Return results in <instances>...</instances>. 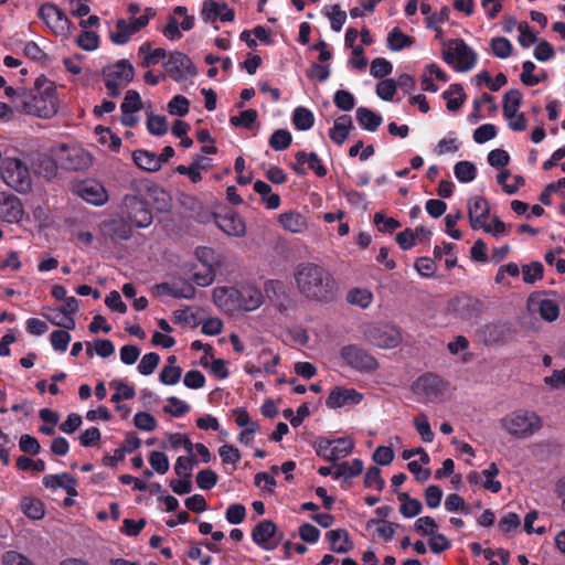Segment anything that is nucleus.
I'll use <instances>...</instances> for the list:
<instances>
[{
    "label": "nucleus",
    "mask_w": 565,
    "mask_h": 565,
    "mask_svg": "<svg viewBox=\"0 0 565 565\" xmlns=\"http://www.w3.org/2000/svg\"><path fill=\"white\" fill-rule=\"evenodd\" d=\"M291 120L297 130H308L315 124V116L310 109L299 106L295 108Z\"/></svg>",
    "instance_id": "nucleus-35"
},
{
    "label": "nucleus",
    "mask_w": 565,
    "mask_h": 565,
    "mask_svg": "<svg viewBox=\"0 0 565 565\" xmlns=\"http://www.w3.org/2000/svg\"><path fill=\"white\" fill-rule=\"evenodd\" d=\"M215 278V271L210 263H204L202 270L195 271L192 276L193 281L201 287L210 286Z\"/></svg>",
    "instance_id": "nucleus-63"
},
{
    "label": "nucleus",
    "mask_w": 565,
    "mask_h": 565,
    "mask_svg": "<svg viewBox=\"0 0 565 565\" xmlns=\"http://www.w3.org/2000/svg\"><path fill=\"white\" fill-rule=\"evenodd\" d=\"M333 103L339 109L350 111L355 106V98L349 90L339 89L334 94Z\"/></svg>",
    "instance_id": "nucleus-61"
},
{
    "label": "nucleus",
    "mask_w": 565,
    "mask_h": 565,
    "mask_svg": "<svg viewBox=\"0 0 565 565\" xmlns=\"http://www.w3.org/2000/svg\"><path fill=\"white\" fill-rule=\"evenodd\" d=\"M377 230L382 233H393L402 226L401 222L394 217H387L383 213L377 212L373 218Z\"/></svg>",
    "instance_id": "nucleus-55"
},
{
    "label": "nucleus",
    "mask_w": 565,
    "mask_h": 565,
    "mask_svg": "<svg viewBox=\"0 0 565 565\" xmlns=\"http://www.w3.org/2000/svg\"><path fill=\"white\" fill-rule=\"evenodd\" d=\"M198 460L194 456H180L174 463V472L182 478H191Z\"/></svg>",
    "instance_id": "nucleus-48"
},
{
    "label": "nucleus",
    "mask_w": 565,
    "mask_h": 565,
    "mask_svg": "<svg viewBox=\"0 0 565 565\" xmlns=\"http://www.w3.org/2000/svg\"><path fill=\"white\" fill-rule=\"evenodd\" d=\"M441 96L446 100L447 109L452 113L458 111L467 99L463 86L459 83L450 84Z\"/></svg>",
    "instance_id": "nucleus-25"
},
{
    "label": "nucleus",
    "mask_w": 565,
    "mask_h": 565,
    "mask_svg": "<svg viewBox=\"0 0 565 565\" xmlns=\"http://www.w3.org/2000/svg\"><path fill=\"white\" fill-rule=\"evenodd\" d=\"M167 402L168 404L163 406V412L166 414L173 417H182L190 412V405L175 396L168 397Z\"/></svg>",
    "instance_id": "nucleus-47"
},
{
    "label": "nucleus",
    "mask_w": 565,
    "mask_h": 565,
    "mask_svg": "<svg viewBox=\"0 0 565 565\" xmlns=\"http://www.w3.org/2000/svg\"><path fill=\"white\" fill-rule=\"evenodd\" d=\"M132 160L136 166L145 171L156 172L160 170V163L154 152L137 149L132 152Z\"/></svg>",
    "instance_id": "nucleus-29"
},
{
    "label": "nucleus",
    "mask_w": 565,
    "mask_h": 565,
    "mask_svg": "<svg viewBox=\"0 0 565 565\" xmlns=\"http://www.w3.org/2000/svg\"><path fill=\"white\" fill-rule=\"evenodd\" d=\"M102 230L113 241H127L132 235L130 224L124 217H114L102 223Z\"/></svg>",
    "instance_id": "nucleus-19"
},
{
    "label": "nucleus",
    "mask_w": 565,
    "mask_h": 565,
    "mask_svg": "<svg viewBox=\"0 0 565 565\" xmlns=\"http://www.w3.org/2000/svg\"><path fill=\"white\" fill-rule=\"evenodd\" d=\"M413 423L424 443H431L434 440L435 434L431 430L430 424L425 414H419L414 417Z\"/></svg>",
    "instance_id": "nucleus-52"
},
{
    "label": "nucleus",
    "mask_w": 565,
    "mask_h": 565,
    "mask_svg": "<svg viewBox=\"0 0 565 565\" xmlns=\"http://www.w3.org/2000/svg\"><path fill=\"white\" fill-rule=\"evenodd\" d=\"M102 75L108 95L116 98L121 94V86H126L132 82L135 68L128 60L122 58L111 65L105 66L102 71Z\"/></svg>",
    "instance_id": "nucleus-5"
},
{
    "label": "nucleus",
    "mask_w": 565,
    "mask_h": 565,
    "mask_svg": "<svg viewBox=\"0 0 565 565\" xmlns=\"http://www.w3.org/2000/svg\"><path fill=\"white\" fill-rule=\"evenodd\" d=\"M363 399V395L354 388H344L335 386L326 399L329 408H340L345 405H358Z\"/></svg>",
    "instance_id": "nucleus-17"
},
{
    "label": "nucleus",
    "mask_w": 565,
    "mask_h": 565,
    "mask_svg": "<svg viewBox=\"0 0 565 565\" xmlns=\"http://www.w3.org/2000/svg\"><path fill=\"white\" fill-rule=\"evenodd\" d=\"M295 280L299 292L308 300L329 301L334 294L335 280L323 266L315 263H301L295 270Z\"/></svg>",
    "instance_id": "nucleus-2"
},
{
    "label": "nucleus",
    "mask_w": 565,
    "mask_h": 565,
    "mask_svg": "<svg viewBox=\"0 0 565 565\" xmlns=\"http://www.w3.org/2000/svg\"><path fill=\"white\" fill-rule=\"evenodd\" d=\"M142 102L137 90H128L125 95L124 102L120 105L121 113L134 114L141 109Z\"/></svg>",
    "instance_id": "nucleus-49"
},
{
    "label": "nucleus",
    "mask_w": 565,
    "mask_h": 565,
    "mask_svg": "<svg viewBox=\"0 0 565 565\" xmlns=\"http://www.w3.org/2000/svg\"><path fill=\"white\" fill-rule=\"evenodd\" d=\"M71 339V334L66 330H55L50 335V342L57 352H65Z\"/></svg>",
    "instance_id": "nucleus-64"
},
{
    "label": "nucleus",
    "mask_w": 565,
    "mask_h": 565,
    "mask_svg": "<svg viewBox=\"0 0 565 565\" xmlns=\"http://www.w3.org/2000/svg\"><path fill=\"white\" fill-rule=\"evenodd\" d=\"M393 71V65L384 57H376L371 62L370 73L375 78H384Z\"/></svg>",
    "instance_id": "nucleus-57"
},
{
    "label": "nucleus",
    "mask_w": 565,
    "mask_h": 565,
    "mask_svg": "<svg viewBox=\"0 0 565 565\" xmlns=\"http://www.w3.org/2000/svg\"><path fill=\"white\" fill-rule=\"evenodd\" d=\"M491 52L499 58H507L512 53V44L509 39L503 36H497L491 40Z\"/></svg>",
    "instance_id": "nucleus-51"
},
{
    "label": "nucleus",
    "mask_w": 565,
    "mask_h": 565,
    "mask_svg": "<svg viewBox=\"0 0 565 565\" xmlns=\"http://www.w3.org/2000/svg\"><path fill=\"white\" fill-rule=\"evenodd\" d=\"M292 141L291 134L286 129H277L273 132L269 138V146L276 151H282L287 149Z\"/></svg>",
    "instance_id": "nucleus-43"
},
{
    "label": "nucleus",
    "mask_w": 565,
    "mask_h": 565,
    "mask_svg": "<svg viewBox=\"0 0 565 565\" xmlns=\"http://www.w3.org/2000/svg\"><path fill=\"white\" fill-rule=\"evenodd\" d=\"M163 67L170 78L177 83L198 75V70L192 60L180 51L171 52L163 63Z\"/></svg>",
    "instance_id": "nucleus-9"
},
{
    "label": "nucleus",
    "mask_w": 565,
    "mask_h": 565,
    "mask_svg": "<svg viewBox=\"0 0 565 565\" xmlns=\"http://www.w3.org/2000/svg\"><path fill=\"white\" fill-rule=\"evenodd\" d=\"M24 215L22 201L14 194L0 192V221L8 224H18Z\"/></svg>",
    "instance_id": "nucleus-14"
},
{
    "label": "nucleus",
    "mask_w": 565,
    "mask_h": 565,
    "mask_svg": "<svg viewBox=\"0 0 565 565\" xmlns=\"http://www.w3.org/2000/svg\"><path fill=\"white\" fill-rule=\"evenodd\" d=\"M416 388L427 396H438L443 393L444 381L434 373H425L416 381Z\"/></svg>",
    "instance_id": "nucleus-22"
},
{
    "label": "nucleus",
    "mask_w": 565,
    "mask_h": 565,
    "mask_svg": "<svg viewBox=\"0 0 565 565\" xmlns=\"http://www.w3.org/2000/svg\"><path fill=\"white\" fill-rule=\"evenodd\" d=\"M539 312L544 320L552 322L558 318L559 307L552 299H543L539 303Z\"/></svg>",
    "instance_id": "nucleus-56"
},
{
    "label": "nucleus",
    "mask_w": 565,
    "mask_h": 565,
    "mask_svg": "<svg viewBox=\"0 0 565 565\" xmlns=\"http://www.w3.org/2000/svg\"><path fill=\"white\" fill-rule=\"evenodd\" d=\"M523 95L520 89H510L503 96V116L507 119H513L515 113H518Z\"/></svg>",
    "instance_id": "nucleus-30"
},
{
    "label": "nucleus",
    "mask_w": 565,
    "mask_h": 565,
    "mask_svg": "<svg viewBox=\"0 0 565 565\" xmlns=\"http://www.w3.org/2000/svg\"><path fill=\"white\" fill-rule=\"evenodd\" d=\"M499 468L495 462H491L489 467L482 470L481 475L486 478L483 483V488L492 493H498L502 489V483L499 480H495V477L499 475Z\"/></svg>",
    "instance_id": "nucleus-42"
},
{
    "label": "nucleus",
    "mask_w": 565,
    "mask_h": 565,
    "mask_svg": "<svg viewBox=\"0 0 565 565\" xmlns=\"http://www.w3.org/2000/svg\"><path fill=\"white\" fill-rule=\"evenodd\" d=\"M352 128L353 121L351 116L342 115L334 120L332 128L329 130V137L334 143L340 146L347 140Z\"/></svg>",
    "instance_id": "nucleus-24"
},
{
    "label": "nucleus",
    "mask_w": 565,
    "mask_h": 565,
    "mask_svg": "<svg viewBox=\"0 0 565 565\" xmlns=\"http://www.w3.org/2000/svg\"><path fill=\"white\" fill-rule=\"evenodd\" d=\"M22 512L32 520H41L44 516V504L36 498L24 497L21 500Z\"/></svg>",
    "instance_id": "nucleus-36"
},
{
    "label": "nucleus",
    "mask_w": 565,
    "mask_h": 565,
    "mask_svg": "<svg viewBox=\"0 0 565 565\" xmlns=\"http://www.w3.org/2000/svg\"><path fill=\"white\" fill-rule=\"evenodd\" d=\"M241 305L246 311L257 309L263 303V294L257 289H244L239 292Z\"/></svg>",
    "instance_id": "nucleus-37"
},
{
    "label": "nucleus",
    "mask_w": 565,
    "mask_h": 565,
    "mask_svg": "<svg viewBox=\"0 0 565 565\" xmlns=\"http://www.w3.org/2000/svg\"><path fill=\"white\" fill-rule=\"evenodd\" d=\"M115 29V32L110 33V40L117 45L127 44L134 35L132 31L129 30L128 21L125 19H118Z\"/></svg>",
    "instance_id": "nucleus-41"
},
{
    "label": "nucleus",
    "mask_w": 565,
    "mask_h": 565,
    "mask_svg": "<svg viewBox=\"0 0 565 565\" xmlns=\"http://www.w3.org/2000/svg\"><path fill=\"white\" fill-rule=\"evenodd\" d=\"M215 222L217 226L227 235L243 236L245 234V222L236 213H228L222 216H217Z\"/></svg>",
    "instance_id": "nucleus-21"
},
{
    "label": "nucleus",
    "mask_w": 565,
    "mask_h": 565,
    "mask_svg": "<svg viewBox=\"0 0 565 565\" xmlns=\"http://www.w3.org/2000/svg\"><path fill=\"white\" fill-rule=\"evenodd\" d=\"M278 221L280 225L290 233H301L308 226L307 218L295 211L281 213Z\"/></svg>",
    "instance_id": "nucleus-26"
},
{
    "label": "nucleus",
    "mask_w": 565,
    "mask_h": 565,
    "mask_svg": "<svg viewBox=\"0 0 565 565\" xmlns=\"http://www.w3.org/2000/svg\"><path fill=\"white\" fill-rule=\"evenodd\" d=\"M477 85L486 84L490 90L498 92L508 83V78L503 73H499L493 79L489 72L482 71L475 77Z\"/></svg>",
    "instance_id": "nucleus-40"
},
{
    "label": "nucleus",
    "mask_w": 565,
    "mask_h": 565,
    "mask_svg": "<svg viewBox=\"0 0 565 565\" xmlns=\"http://www.w3.org/2000/svg\"><path fill=\"white\" fill-rule=\"evenodd\" d=\"M0 175L9 188L19 193H26L32 188L30 170L21 159L11 157L1 159Z\"/></svg>",
    "instance_id": "nucleus-3"
},
{
    "label": "nucleus",
    "mask_w": 565,
    "mask_h": 565,
    "mask_svg": "<svg viewBox=\"0 0 565 565\" xmlns=\"http://www.w3.org/2000/svg\"><path fill=\"white\" fill-rule=\"evenodd\" d=\"M264 291L271 302L282 307V301L286 297V286L281 280H267L264 285Z\"/></svg>",
    "instance_id": "nucleus-33"
},
{
    "label": "nucleus",
    "mask_w": 565,
    "mask_h": 565,
    "mask_svg": "<svg viewBox=\"0 0 565 565\" xmlns=\"http://www.w3.org/2000/svg\"><path fill=\"white\" fill-rule=\"evenodd\" d=\"M414 43V38L405 34L399 28H393L387 34V47L391 51H401L411 46Z\"/></svg>",
    "instance_id": "nucleus-32"
},
{
    "label": "nucleus",
    "mask_w": 565,
    "mask_h": 565,
    "mask_svg": "<svg viewBox=\"0 0 565 565\" xmlns=\"http://www.w3.org/2000/svg\"><path fill=\"white\" fill-rule=\"evenodd\" d=\"M43 484L45 488L55 490L57 488H62L66 491L70 497H77L78 492L76 490L77 480L67 472H63L60 475H46L43 477Z\"/></svg>",
    "instance_id": "nucleus-20"
},
{
    "label": "nucleus",
    "mask_w": 565,
    "mask_h": 565,
    "mask_svg": "<svg viewBox=\"0 0 565 565\" xmlns=\"http://www.w3.org/2000/svg\"><path fill=\"white\" fill-rule=\"evenodd\" d=\"M330 543V550L333 553L343 554L353 548V542L349 537V533L344 529L331 530L326 534Z\"/></svg>",
    "instance_id": "nucleus-23"
},
{
    "label": "nucleus",
    "mask_w": 565,
    "mask_h": 565,
    "mask_svg": "<svg viewBox=\"0 0 565 565\" xmlns=\"http://www.w3.org/2000/svg\"><path fill=\"white\" fill-rule=\"evenodd\" d=\"M296 162L290 164V168L298 175H306L307 171L302 167L305 163L308 164V168L315 172V174L319 178H323L327 175L328 170L323 166L321 159L316 152L307 153L306 151H298L295 154Z\"/></svg>",
    "instance_id": "nucleus-16"
},
{
    "label": "nucleus",
    "mask_w": 565,
    "mask_h": 565,
    "mask_svg": "<svg viewBox=\"0 0 565 565\" xmlns=\"http://www.w3.org/2000/svg\"><path fill=\"white\" fill-rule=\"evenodd\" d=\"M334 444V439H329L326 437H318L313 443V448L316 454L322 459L334 462V457L332 456V445Z\"/></svg>",
    "instance_id": "nucleus-54"
},
{
    "label": "nucleus",
    "mask_w": 565,
    "mask_h": 565,
    "mask_svg": "<svg viewBox=\"0 0 565 565\" xmlns=\"http://www.w3.org/2000/svg\"><path fill=\"white\" fill-rule=\"evenodd\" d=\"M454 173L461 183H469L477 177V168L470 161H459L454 167Z\"/></svg>",
    "instance_id": "nucleus-38"
},
{
    "label": "nucleus",
    "mask_w": 565,
    "mask_h": 565,
    "mask_svg": "<svg viewBox=\"0 0 565 565\" xmlns=\"http://www.w3.org/2000/svg\"><path fill=\"white\" fill-rule=\"evenodd\" d=\"M443 60L456 72H468L477 63V53L462 39L444 41Z\"/></svg>",
    "instance_id": "nucleus-4"
},
{
    "label": "nucleus",
    "mask_w": 565,
    "mask_h": 565,
    "mask_svg": "<svg viewBox=\"0 0 565 565\" xmlns=\"http://www.w3.org/2000/svg\"><path fill=\"white\" fill-rule=\"evenodd\" d=\"M177 358L170 355L167 359V365L163 366L159 374V380L164 385H174L180 381L182 369L175 365Z\"/></svg>",
    "instance_id": "nucleus-31"
},
{
    "label": "nucleus",
    "mask_w": 565,
    "mask_h": 565,
    "mask_svg": "<svg viewBox=\"0 0 565 565\" xmlns=\"http://www.w3.org/2000/svg\"><path fill=\"white\" fill-rule=\"evenodd\" d=\"M282 537L284 534L278 533L277 525L271 520H263L252 530L253 542L265 551L276 548Z\"/></svg>",
    "instance_id": "nucleus-11"
},
{
    "label": "nucleus",
    "mask_w": 565,
    "mask_h": 565,
    "mask_svg": "<svg viewBox=\"0 0 565 565\" xmlns=\"http://www.w3.org/2000/svg\"><path fill=\"white\" fill-rule=\"evenodd\" d=\"M188 200L191 202L190 209L193 211L191 214V217L201 224H207L210 223L214 217L216 218L215 214L210 211L207 207L203 206L201 202H199L195 198H188Z\"/></svg>",
    "instance_id": "nucleus-39"
},
{
    "label": "nucleus",
    "mask_w": 565,
    "mask_h": 565,
    "mask_svg": "<svg viewBox=\"0 0 565 565\" xmlns=\"http://www.w3.org/2000/svg\"><path fill=\"white\" fill-rule=\"evenodd\" d=\"M77 44L85 51H94L99 45V36L94 31H82L77 36Z\"/></svg>",
    "instance_id": "nucleus-62"
},
{
    "label": "nucleus",
    "mask_w": 565,
    "mask_h": 565,
    "mask_svg": "<svg viewBox=\"0 0 565 565\" xmlns=\"http://www.w3.org/2000/svg\"><path fill=\"white\" fill-rule=\"evenodd\" d=\"M254 191L260 195V201L268 210H276L280 206L281 200L280 196L276 193H273L271 186L262 181L257 180L253 185Z\"/></svg>",
    "instance_id": "nucleus-28"
},
{
    "label": "nucleus",
    "mask_w": 565,
    "mask_h": 565,
    "mask_svg": "<svg viewBox=\"0 0 565 565\" xmlns=\"http://www.w3.org/2000/svg\"><path fill=\"white\" fill-rule=\"evenodd\" d=\"M364 338L374 347L393 349L402 342V332L390 323H372L365 328Z\"/></svg>",
    "instance_id": "nucleus-7"
},
{
    "label": "nucleus",
    "mask_w": 565,
    "mask_h": 565,
    "mask_svg": "<svg viewBox=\"0 0 565 565\" xmlns=\"http://www.w3.org/2000/svg\"><path fill=\"white\" fill-rule=\"evenodd\" d=\"M490 213L488 201L482 196H473L468 202V216L473 230H479L484 225Z\"/></svg>",
    "instance_id": "nucleus-18"
},
{
    "label": "nucleus",
    "mask_w": 565,
    "mask_h": 565,
    "mask_svg": "<svg viewBox=\"0 0 565 565\" xmlns=\"http://www.w3.org/2000/svg\"><path fill=\"white\" fill-rule=\"evenodd\" d=\"M359 125L369 131H376L383 122V117L367 107H359L355 111Z\"/></svg>",
    "instance_id": "nucleus-27"
},
{
    "label": "nucleus",
    "mask_w": 565,
    "mask_h": 565,
    "mask_svg": "<svg viewBox=\"0 0 565 565\" xmlns=\"http://www.w3.org/2000/svg\"><path fill=\"white\" fill-rule=\"evenodd\" d=\"M523 281L526 284H534L542 279L544 274V266L541 262H532L529 265L522 266Z\"/></svg>",
    "instance_id": "nucleus-53"
},
{
    "label": "nucleus",
    "mask_w": 565,
    "mask_h": 565,
    "mask_svg": "<svg viewBox=\"0 0 565 565\" xmlns=\"http://www.w3.org/2000/svg\"><path fill=\"white\" fill-rule=\"evenodd\" d=\"M502 426L510 435L526 438L542 427V420L534 412L518 409L502 419Z\"/></svg>",
    "instance_id": "nucleus-6"
},
{
    "label": "nucleus",
    "mask_w": 565,
    "mask_h": 565,
    "mask_svg": "<svg viewBox=\"0 0 565 565\" xmlns=\"http://www.w3.org/2000/svg\"><path fill=\"white\" fill-rule=\"evenodd\" d=\"M167 110L170 115L183 117L190 110V102L183 95H175L169 100Z\"/></svg>",
    "instance_id": "nucleus-46"
},
{
    "label": "nucleus",
    "mask_w": 565,
    "mask_h": 565,
    "mask_svg": "<svg viewBox=\"0 0 565 565\" xmlns=\"http://www.w3.org/2000/svg\"><path fill=\"white\" fill-rule=\"evenodd\" d=\"M75 193L87 203L102 206L108 200L105 186L95 179H86L75 186Z\"/></svg>",
    "instance_id": "nucleus-15"
},
{
    "label": "nucleus",
    "mask_w": 565,
    "mask_h": 565,
    "mask_svg": "<svg viewBox=\"0 0 565 565\" xmlns=\"http://www.w3.org/2000/svg\"><path fill=\"white\" fill-rule=\"evenodd\" d=\"M354 448L353 439L349 437H339L334 439V444L332 445V456L334 457V462L343 457L349 456Z\"/></svg>",
    "instance_id": "nucleus-50"
},
{
    "label": "nucleus",
    "mask_w": 565,
    "mask_h": 565,
    "mask_svg": "<svg viewBox=\"0 0 565 565\" xmlns=\"http://www.w3.org/2000/svg\"><path fill=\"white\" fill-rule=\"evenodd\" d=\"M363 482L366 488H374L377 491H382L385 487V481L381 477V469L375 466L367 469Z\"/></svg>",
    "instance_id": "nucleus-59"
},
{
    "label": "nucleus",
    "mask_w": 565,
    "mask_h": 565,
    "mask_svg": "<svg viewBox=\"0 0 565 565\" xmlns=\"http://www.w3.org/2000/svg\"><path fill=\"white\" fill-rule=\"evenodd\" d=\"M147 130L152 136L161 137L168 132V121L164 116L161 115H149L147 122Z\"/></svg>",
    "instance_id": "nucleus-44"
},
{
    "label": "nucleus",
    "mask_w": 565,
    "mask_h": 565,
    "mask_svg": "<svg viewBox=\"0 0 565 565\" xmlns=\"http://www.w3.org/2000/svg\"><path fill=\"white\" fill-rule=\"evenodd\" d=\"M122 206L126 210L127 217L136 227L145 228L152 223V211L146 200L127 194L122 199Z\"/></svg>",
    "instance_id": "nucleus-10"
},
{
    "label": "nucleus",
    "mask_w": 565,
    "mask_h": 565,
    "mask_svg": "<svg viewBox=\"0 0 565 565\" xmlns=\"http://www.w3.org/2000/svg\"><path fill=\"white\" fill-rule=\"evenodd\" d=\"M134 425L140 430L153 431L158 426V422L150 413L139 412L134 417Z\"/></svg>",
    "instance_id": "nucleus-60"
},
{
    "label": "nucleus",
    "mask_w": 565,
    "mask_h": 565,
    "mask_svg": "<svg viewBox=\"0 0 565 565\" xmlns=\"http://www.w3.org/2000/svg\"><path fill=\"white\" fill-rule=\"evenodd\" d=\"M56 93L55 83L41 75L35 79L32 88H21L17 110L25 115L49 119L58 110Z\"/></svg>",
    "instance_id": "nucleus-1"
},
{
    "label": "nucleus",
    "mask_w": 565,
    "mask_h": 565,
    "mask_svg": "<svg viewBox=\"0 0 565 565\" xmlns=\"http://www.w3.org/2000/svg\"><path fill=\"white\" fill-rule=\"evenodd\" d=\"M340 358L345 365L361 373H371L379 369L377 360L358 344H347L342 347Z\"/></svg>",
    "instance_id": "nucleus-8"
},
{
    "label": "nucleus",
    "mask_w": 565,
    "mask_h": 565,
    "mask_svg": "<svg viewBox=\"0 0 565 565\" xmlns=\"http://www.w3.org/2000/svg\"><path fill=\"white\" fill-rule=\"evenodd\" d=\"M450 309L460 319L471 320L482 313L484 302L479 298L461 294L450 301Z\"/></svg>",
    "instance_id": "nucleus-13"
},
{
    "label": "nucleus",
    "mask_w": 565,
    "mask_h": 565,
    "mask_svg": "<svg viewBox=\"0 0 565 565\" xmlns=\"http://www.w3.org/2000/svg\"><path fill=\"white\" fill-rule=\"evenodd\" d=\"M363 471V461L361 459H353L351 462L343 461L337 466L333 472V479L338 480L341 477L354 478Z\"/></svg>",
    "instance_id": "nucleus-34"
},
{
    "label": "nucleus",
    "mask_w": 565,
    "mask_h": 565,
    "mask_svg": "<svg viewBox=\"0 0 565 565\" xmlns=\"http://www.w3.org/2000/svg\"><path fill=\"white\" fill-rule=\"evenodd\" d=\"M347 300L351 305L365 309L371 305L373 295L366 289L354 288L348 292Z\"/></svg>",
    "instance_id": "nucleus-45"
},
{
    "label": "nucleus",
    "mask_w": 565,
    "mask_h": 565,
    "mask_svg": "<svg viewBox=\"0 0 565 565\" xmlns=\"http://www.w3.org/2000/svg\"><path fill=\"white\" fill-rule=\"evenodd\" d=\"M60 164L65 170L79 171L88 168L92 158L88 152L78 147L62 145L57 154Z\"/></svg>",
    "instance_id": "nucleus-12"
},
{
    "label": "nucleus",
    "mask_w": 565,
    "mask_h": 565,
    "mask_svg": "<svg viewBox=\"0 0 565 565\" xmlns=\"http://www.w3.org/2000/svg\"><path fill=\"white\" fill-rule=\"evenodd\" d=\"M195 481L200 489L211 490L216 486L218 481V476L212 469H203L198 472Z\"/></svg>",
    "instance_id": "nucleus-58"
}]
</instances>
